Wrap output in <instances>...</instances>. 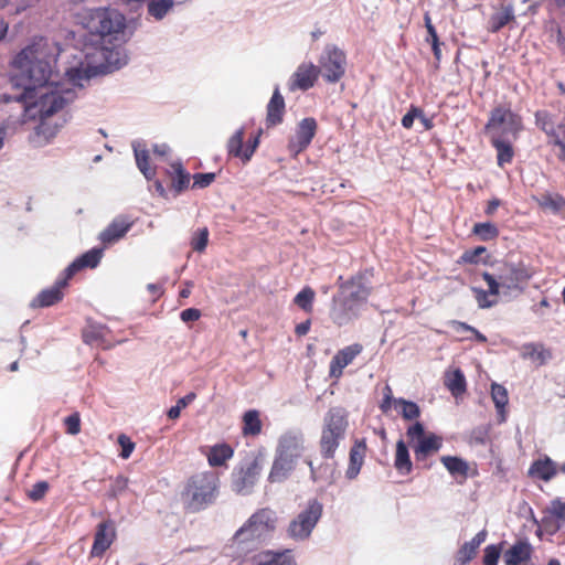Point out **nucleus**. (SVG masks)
Masks as SVG:
<instances>
[{
    "mask_svg": "<svg viewBox=\"0 0 565 565\" xmlns=\"http://www.w3.org/2000/svg\"><path fill=\"white\" fill-rule=\"evenodd\" d=\"M132 149L138 169L147 180H151L156 172L149 166V153L146 149V145L141 141H134Z\"/></svg>",
    "mask_w": 565,
    "mask_h": 565,
    "instance_id": "cd10ccee",
    "label": "nucleus"
},
{
    "mask_svg": "<svg viewBox=\"0 0 565 565\" xmlns=\"http://www.w3.org/2000/svg\"><path fill=\"white\" fill-rule=\"evenodd\" d=\"M522 118L510 107L497 106L490 113L486 130L492 136L516 139L522 130Z\"/></svg>",
    "mask_w": 565,
    "mask_h": 565,
    "instance_id": "0eeeda50",
    "label": "nucleus"
},
{
    "mask_svg": "<svg viewBox=\"0 0 565 565\" xmlns=\"http://www.w3.org/2000/svg\"><path fill=\"white\" fill-rule=\"evenodd\" d=\"M83 25L88 33L96 38L93 41L100 45V54L105 60L114 54L106 46L124 36L126 18L113 8H97L87 12L83 18Z\"/></svg>",
    "mask_w": 565,
    "mask_h": 565,
    "instance_id": "f03ea898",
    "label": "nucleus"
},
{
    "mask_svg": "<svg viewBox=\"0 0 565 565\" xmlns=\"http://www.w3.org/2000/svg\"><path fill=\"white\" fill-rule=\"evenodd\" d=\"M303 449V434L299 430H290L279 438L277 452L297 461Z\"/></svg>",
    "mask_w": 565,
    "mask_h": 565,
    "instance_id": "4468645a",
    "label": "nucleus"
},
{
    "mask_svg": "<svg viewBox=\"0 0 565 565\" xmlns=\"http://www.w3.org/2000/svg\"><path fill=\"white\" fill-rule=\"evenodd\" d=\"M473 233L488 241L498 236V228L492 223H476Z\"/></svg>",
    "mask_w": 565,
    "mask_h": 565,
    "instance_id": "603ef678",
    "label": "nucleus"
},
{
    "mask_svg": "<svg viewBox=\"0 0 565 565\" xmlns=\"http://www.w3.org/2000/svg\"><path fill=\"white\" fill-rule=\"evenodd\" d=\"M363 307L347 299L344 296L338 294L333 298V305L330 311V318L339 327L347 326L354 319L359 318Z\"/></svg>",
    "mask_w": 565,
    "mask_h": 565,
    "instance_id": "9b49d317",
    "label": "nucleus"
},
{
    "mask_svg": "<svg viewBox=\"0 0 565 565\" xmlns=\"http://www.w3.org/2000/svg\"><path fill=\"white\" fill-rule=\"evenodd\" d=\"M307 463L310 468L311 478L313 481L324 479L331 482L333 480V476L335 472V462H327L318 468L313 466V462L311 460H308Z\"/></svg>",
    "mask_w": 565,
    "mask_h": 565,
    "instance_id": "4c0bfd02",
    "label": "nucleus"
},
{
    "mask_svg": "<svg viewBox=\"0 0 565 565\" xmlns=\"http://www.w3.org/2000/svg\"><path fill=\"white\" fill-rule=\"evenodd\" d=\"M214 173H195L193 175V188H206L214 181Z\"/></svg>",
    "mask_w": 565,
    "mask_h": 565,
    "instance_id": "e2e57ef3",
    "label": "nucleus"
},
{
    "mask_svg": "<svg viewBox=\"0 0 565 565\" xmlns=\"http://www.w3.org/2000/svg\"><path fill=\"white\" fill-rule=\"evenodd\" d=\"M486 539L487 531L482 530L478 532L471 541L466 542L458 550L454 565H468V563L476 557L479 546L486 541Z\"/></svg>",
    "mask_w": 565,
    "mask_h": 565,
    "instance_id": "aec40b11",
    "label": "nucleus"
},
{
    "mask_svg": "<svg viewBox=\"0 0 565 565\" xmlns=\"http://www.w3.org/2000/svg\"><path fill=\"white\" fill-rule=\"evenodd\" d=\"M501 548L498 545H488L484 548L483 564L484 565H498L500 558Z\"/></svg>",
    "mask_w": 565,
    "mask_h": 565,
    "instance_id": "5fc2aeb1",
    "label": "nucleus"
},
{
    "mask_svg": "<svg viewBox=\"0 0 565 565\" xmlns=\"http://www.w3.org/2000/svg\"><path fill=\"white\" fill-rule=\"evenodd\" d=\"M244 135V128H239L227 141L228 153L235 158H239L242 161L243 154L245 153V148H243Z\"/></svg>",
    "mask_w": 565,
    "mask_h": 565,
    "instance_id": "a19ab883",
    "label": "nucleus"
},
{
    "mask_svg": "<svg viewBox=\"0 0 565 565\" xmlns=\"http://www.w3.org/2000/svg\"><path fill=\"white\" fill-rule=\"evenodd\" d=\"M445 385L454 396H458L466 391V379L463 373L457 369L451 374H447Z\"/></svg>",
    "mask_w": 565,
    "mask_h": 565,
    "instance_id": "f704fd0d",
    "label": "nucleus"
},
{
    "mask_svg": "<svg viewBox=\"0 0 565 565\" xmlns=\"http://www.w3.org/2000/svg\"><path fill=\"white\" fill-rule=\"evenodd\" d=\"M316 292L310 287H305L295 297L294 302L306 312L312 311Z\"/></svg>",
    "mask_w": 565,
    "mask_h": 565,
    "instance_id": "37998d69",
    "label": "nucleus"
},
{
    "mask_svg": "<svg viewBox=\"0 0 565 565\" xmlns=\"http://www.w3.org/2000/svg\"><path fill=\"white\" fill-rule=\"evenodd\" d=\"M514 20V10L511 4L503 6L499 11L493 13L488 21V30L498 32L508 23Z\"/></svg>",
    "mask_w": 565,
    "mask_h": 565,
    "instance_id": "c85d7f7f",
    "label": "nucleus"
},
{
    "mask_svg": "<svg viewBox=\"0 0 565 565\" xmlns=\"http://www.w3.org/2000/svg\"><path fill=\"white\" fill-rule=\"evenodd\" d=\"M484 252H486V247L478 246L473 249L466 250L461 255L460 260H461V263H466V264H476V263H478L479 256L481 254H483Z\"/></svg>",
    "mask_w": 565,
    "mask_h": 565,
    "instance_id": "680f3d73",
    "label": "nucleus"
},
{
    "mask_svg": "<svg viewBox=\"0 0 565 565\" xmlns=\"http://www.w3.org/2000/svg\"><path fill=\"white\" fill-rule=\"evenodd\" d=\"M259 145V136L254 137L253 139H249L247 142V146L245 148V153L243 154V162H248L250 158L253 157L255 150L257 149Z\"/></svg>",
    "mask_w": 565,
    "mask_h": 565,
    "instance_id": "0e129e2a",
    "label": "nucleus"
},
{
    "mask_svg": "<svg viewBox=\"0 0 565 565\" xmlns=\"http://www.w3.org/2000/svg\"><path fill=\"white\" fill-rule=\"evenodd\" d=\"M233 449L227 444H218L213 446L207 454V461L212 467L223 466L226 460L233 457Z\"/></svg>",
    "mask_w": 565,
    "mask_h": 565,
    "instance_id": "2f4dec72",
    "label": "nucleus"
},
{
    "mask_svg": "<svg viewBox=\"0 0 565 565\" xmlns=\"http://www.w3.org/2000/svg\"><path fill=\"white\" fill-rule=\"evenodd\" d=\"M49 490V483L46 481H39L32 486L29 490L28 495L33 501L41 500Z\"/></svg>",
    "mask_w": 565,
    "mask_h": 565,
    "instance_id": "6e6d98bb",
    "label": "nucleus"
},
{
    "mask_svg": "<svg viewBox=\"0 0 565 565\" xmlns=\"http://www.w3.org/2000/svg\"><path fill=\"white\" fill-rule=\"evenodd\" d=\"M370 291L371 287L365 275H358L342 284L340 286L339 294L364 308L370 296Z\"/></svg>",
    "mask_w": 565,
    "mask_h": 565,
    "instance_id": "f8f14e48",
    "label": "nucleus"
},
{
    "mask_svg": "<svg viewBox=\"0 0 565 565\" xmlns=\"http://www.w3.org/2000/svg\"><path fill=\"white\" fill-rule=\"evenodd\" d=\"M220 480L215 472L203 471L193 475L182 492L185 508L199 512L213 504L218 494Z\"/></svg>",
    "mask_w": 565,
    "mask_h": 565,
    "instance_id": "20e7f679",
    "label": "nucleus"
},
{
    "mask_svg": "<svg viewBox=\"0 0 565 565\" xmlns=\"http://www.w3.org/2000/svg\"><path fill=\"white\" fill-rule=\"evenodd\" d=\"M395 407H401V414L403 418L407 420L416 419L420 415L419 407L416 403L406 401L404 398L394 399Z\"/></svg>",
    "mask_w": 565,
    "mask_h": 565,
    "instance_id": "c03bdc74",
    "label": "nucleus"
},
{
    "mask_svg": "<svg viewBox=\"0 0 565 565\" xmlns=\"http://www.w3.org/2000/svg\"><path fill=\"white\" fill-rule=\"evenodd\" d=\"M317 122L313 118H303L297 128L295 139L290 141V148L296 153L305 150L316 135Z\"/></svg>",
    "mask_w": 565,
    "mask_h": 565,
    "instance_id": "a211bd4d",
    "label": "nucleus"
},
{
    "mask_svg": "<svg viewBox=\"0 0 565 565\" xmlns=\"http://www.w3.org/2000/svg\"><path fill=\"white\" fill-rule=\"evenodd\" d=\"M64 423H65V426H66V431L70 435L74 436V435H77L81 431V418H79V415L77 413H74V414L67 416L64 419Z\"/></svg>",
    "mask_w": 565,
    "mask_h": 565,
    "instance_id": "bf43d9fd",
    "label": "nucleus"
},
{
    "mask_svg": "<svg viewBox=\"0 0 565 565\" xmlns=\"http://www.w3.org/2000/svg\"><path fill=\"white\" fill-rule=\"evenodd\" d=\"M259 465L256 459L246 461L232 472L231 487L237 494H249L258 479Z\"/></svg>",
    "mask_w": 565,
    "mask_h": 565,
    "instance_id": "9d476101",
    "label": "nucleus"
},
{
    "mask_svg": "<svg viewBox=\"0 0 565 565\" xmlns=\"http://www.w3.org/2000/svg\"><path fill=\"white\" fill-rule=\"evenodd\" d=\"M99 337L100 333L95 330H84L83 332V340L87 344L94 343Z\"/></svg>",
    "mask_w": 565,
    "mask_h": 565,
    "instance_id": "774afa93",
    "label": "nucleus"
},
{
    "mask_svg": "<svg viewBox=\"0 0 565 565\" xmlns=\"http://www.w3.org/2000/svg\"><path fill=\"white\" fill-rule=\"evenodd\" d=\"M424 22H425V26H426V30H427V33H428V36H427V42H437L438 39V35H437V32H436V29L435 26L433 25L431 23V19L429 17L428 13H425L424 15Z\"/></svg>",
    "mask_w": 565,
    "mask_h": 565,
    "instance_id": "69168bd1",
    "label": "nucleus"
},
{
    "mask_svg": "<svg viewBox=\"0 0 565 565\" xmlns=\"http://www.w3.org/2000/svg\"><path fill=\"white\" fill-rule=\"evenodd\" d=\"M556 465L548 457L543 460L534 461L529 470L531 476L537 477L544 481L551 480L556 475Z\"/></svg>",
    "mask_w": 565,
    "mask_h": 565,
    "instance_id": "c756f323",
    "label": "nucleus"
},
{
    "mask_svg": "<svg viewBox=\"0 0 565 565\" xmlns=\"http://www.w3.org/2000/svg\"><path fill=\"white\" fill-rule=\"evenodd\" d=\"M423 117V110L416 106H412L402 118V126L406 129L412 128L415 118Z\"/></svg>",
    "mask_w": 565,
    "mask_h": 565,
    "instance_id": "052dcab7",
    "label": "nucleus"
},
{
    "mask_svg": "<svg viewBox=\"0 0 565 565\" xmlns=\"http://www.w3.org/2000/svg\"><path fill=\"white\" fill-rule=\"evenodd\" d=\"M546 512L550 514V516L543 519V523L545 525H548L552 522L551 518L565 521V502H563L559 498L552 500L551 505L547 508Z\"/></svg>",
    "mask_w": 565,
    "mask_h": 565,
    "instance_id": "49530a36",
    "label": "nucleus"
},
{
    "mask_svg": "<svg viewBox=\"0 0 565 565\" xmlns=\"http://www.w3.org/2000/svg\"><path fill=\"white\" fill-rule=\"evenodd\" d=\"M102 256V248H92L75 259L72 264H70L64 270V275H67V277L71 278L77 270L82 268H95L99 264Z\"/></svg>",
    "mask_w": 565,
    "mask_h": 565,
    "instance_id": "412c9836",
    "label": "nucleus"
},
{
    "mask_svg": "<svg viewBox=\"0 0 565 565\" xmlns=\"http://www.w3.org/2000/svg\"><path fill=\"white\" fill-rule=\"evenodd\" d=\"M319 64L318 67L324 79L329 83H337L345 73V54L335 45H327L319 58Z\"/></svg>",
    "mask_w": 565,
    "mask_h": 565,
    "instance_id": "1a4fd4ad",
    "label": "nucleus"
},
{
    "mask_svg": "<svg viewBox=\"0 0 565 565\" xmlns=\"http://www.w3.org/2000/svg\"><path fill=\"white\" fill-rule=\"evenodd\" d=\"M491 396L497 409L502 414L501 420H504L503 411L509 402L508 392L505 387L500 384L493 383L491 386Z\"/></svg>",
    "mask_w": 565,
    "mask_h": 565,
    "instance_id": "a18cd8bd",
    "label": "nucleus"
},
{
    "mask_svg": "<svg viewBox=\"0 0 565 565\" xmlns=\"http://www.w3.org/2000/svg\"><path fill=\"white\" fill-rule=\"evenodd\" d=\"M175 177L172 180V188L177 193L185 190L190 184V173L186 172L180 162H175L171 166Z\"/></svg>",
    "mask_w": 565,
    "mask_h": 565,
    "instance_id": "58836bf2",
    "label": "nucleus"
},
{
    "mask_svg": "<svg viewBox=\"0 0 565 565\" xmlns=\"http://www.w3.org/2000/svg\"><path fill=\"white\" fill-rule=\"evenodd\" d=\"M531 557V545L526 541L516 542L504 554L505 565H518Z\"/></svg>",
    "mask_w": 565,
    "mask_h": 565,
    "instance_id": "bb28decb",
    "label": "nucleus"
},
{
    "mask_svg": "<svg viewBox=\"0 0 565 565\" xmlns=\"http://www.w3.org/2000/svg\"><path fill=\"white\" fill-rule=\"evenodd\" d=\"M60 52L58 44L45 38L34 39L21 50L12 65L25 81L24 90L6 100L23 103L25 110L42 121L73 103L76 98L74 88L50 82Z\"/></svg>",
    "mask_w": 565,
    "mask_h": 565,
    "instance_id": "f257e3e1",
    "label": "nucleus"
},
{
    "mask_svg": "<svg viewBox=\"0 0 565 565\" xmlns=\"http://www.w3.org/2000/svg\"><path fill=\"white\" fill-rule=\"evenodd\" d=\"M406 435L411 444H416L418 440H420V438H424L426 436L424 425L419 422H416L415 424L408 427Z\"/></svg>",
    "mask_w": 565,
    "mask_h": 565,
    "instance_id": "4d7b16f0",
    "label": "nucleus"
},
{
    "mask_svg": "<svg viewBox=\"0 0 565 565\" xmlns=\"http://www.w3.org/2000/svg\"><path fill=\"white\" fill-rule=\"evenodd\" d=\"M348 426V414L344 408L331 407L326 413L319 441L322 458H334L337 449L345 438Z\"/></svg>",
    "mask_w": 565,
    "mask_h": 565,
    "instance_id": "39448f33",
    "label": "nucleus"
},
{
    "mask_svg": "<svg viewBox=\"0 0 565 565\" xmlns=\"http://www.w3.org/2000/svg\"><path fill=\"white\" fill-rule=\"evenodd\" d=\"M118 444L121 447L120 457L128 459L135 449V444L124 434L118 436Z\"/></svg>",
    "mask_w": 565,
    "mask_h": 565,
    "instance_id": "13d9d810",
    "label": "nucleus"
},
{
    "mask_svg": "<svg viewBox=\"0 0 565 565\" xmlns=\"http://www.w3.org/2000/svg\"><path fill=\"white\" fill-rule=\"evenodd\" d=\"M276 513L270 509L256 511L235 533L234 540L239 543L258 542L275 530Z\"/></svg>",
    "mask_w": 565,
    "mask_h": 565,
    "instance_id": "423d86ee",
    "label": "nucleus"
},
{
    "mask_svg": "<svg viewBox=\"0 0 565 565\" xmlns=\"http://www.w3.org/2000/svg\"><path fill=\"white\" fill-rule=\"evenodd\" d=\"M532 270L523 263L500 262L494 273L482 274L490 294L507 299L520 296L532 277Z\"/></svg>",
    "mask_w": 565,
    "mask_h": 565,
    "instance_id": "7ed1b4c3",
    "label": "nucleus"
},
{
    "mask_svg": "<svg viewBox=\"0 0 565 565\" xmlns=\"http://www.w3.org/2000/svg\"><path fill=\"white\" fill-rule=\"evenodd\" d=\"M394 467L403 475L409 473L413 468L407 446L403 439L396 443Z\"/></svg>",
    "mask_w": 565,
    "mask_h": 565,
    "instance_id": "7c9ffc66",
    "label": "nucleus"
},
{
    "mask_svg": "<svg viewBox=\"0 0 565 565\" xmlns=\"http://www.w3.org/2000/svg\"><path fill=\"white\" fill-rule=\"evenodd\" d=\"M320 74V68L312 63H301L296 72L292 74L289 81V89L290 90H307L311 88L318 76Z\"/></svg>",
    "mask_w": 565,
    "mask_h": 565,
    "instance_id": "ddd939ff",
    "label": "nucleus"
},
{
    "mask_svg": "<svg viewBox=\"0 0 565 565\" xmlns=\"http://www.w3.org/2000/svg\"><path fill=\"white\" fill-rule=\"evenodd\" d=\"M440 461L451 476L467 477L469 467L463 459L455 456H443Z\"/></svg>",
    "mask_w": 565,
    "mask_h": 565,
    "instance_id": "72a5a7b5",
    "label": "nucleus"
},
{
    "mask_svg": "<svg viewBox=\"0 0 565 565\" xmlns=\"http://www.w3.org/2000/svg\"><path fill=\"white\" fill-rule=\"evenodd\" d=\"M472 291L475 294L478 306L481 309L491 308L498 303V299H497L498 296H492L490 294V287H488V290L472 287Z\"/></svg>",
    "mask_w": 565,
    "mask_h": 565,
    "instance_id": "de8ad7c7",
    "label": "nucleus"
},
{
    "mask_svg": "<svg viewBox=\"0 0 565 565\" xmlns=\"http://www.w3.org/2000/svg\"><path fill=\"white\" fill-rule=\"evenodd\" d=\"M129 480L125 476H117L108 490L107 495L111 499H116L121 495L128 489Z\"/></svg>",
    "mask_w": 565,
    "mask_h": 565,
    "instance_id": "3c124183",
    "label": "nucleus"
},
{
    "mask_svg": "<svg viewBox=\"0 0 565 565\" xmlns=\"http://www.w3.org/2000/svg\"><path fill=\"white\" fill-rule=\"evenodd\" d=\"M443 446L441 437L429 434L412 445L417 461L425 460L433 452H437Z\"/></svg>",
    "mask_w": 565,
    "mask_h": 565,
    "instance_id": "4be33fe9",
    "label": "nucleus"
},
{
    "mask_svg": "<svg viewBox=\"0 0 565 565\" xmlns=\"http://www.w3.org/2000/svg\"><path fill=\"white\" fill-rule=\"evenodd\" d=\"M296 466V461L291 458H288L280 452L276 454V458L273 462L271 470L269 472V481L270 482H280L285 480L288 475L294 470Z\"/></svg>",
    "mask_w": 565,
    "mask_h": 565,
    "instance_id": "b1692460",
    "label": "nucleus"
},
{
    "mask_svg": "<svg viewBox=\"0 0 565 565\" xmlns=\"http://www.w3.org/2000/svg\"><path fill=\"white\" fill-rule=\"evenodd\" d=\"M116 537L115 527L111 521L98 524L92 546V556H100L109 548Z\"/></svg>",
    "mask_w": 565,
    "mask_h": 565,
    "instance_id": "dca6fc26",
    "label": "nucleus"
},
{
    "mask_svg": "<svg viewBox=\"0 0 565 565\" xmlns=\"http://www.w3.org/2000/svg\"><path fill=\"white\" fill-rule=\"evenodd\" d=\"M180 317L183 322L196 321L200 319L201 312L199 309L188 308L181 312Z\"/></svg>",
    "mask_w": 565,
    "mask_h": 565,
    "instance_id": "338daca9",
    "label": "nucleus"
},
{
    "mask_svg": "<svg viewBox=\"0 0 565 565\" xmlns=\"http://www.w3.org/2000/svg\"><path fill=\"white\" fill-rule=\"evenodd\" d=\"M364 450H365L364 441L355 443V445L351 448L349 467L345 471V477L348 479L353 480L360 473L361 467L363 465V459H364Z\"/></svg>",
    "mask_w": 565,
    "mask_h": 565,
    "instance_id": "a878e982",
    "label": "nucleus"
},
{
    "mask_svg": "<svg viewBox=\"0 0 565 565\" xmlns=\"http://www.w3.org/2000/svg\"><path fill=\"white\" fill-rule=\"evenodd\" d=\"M362 351V345L354 343L338 351L330 362V376L339 379L342 375V371L348 366L356 355Z\"/></svg>",
    "mask_w": 565,
    "mask_h": 565,
    "instance_id": "f3484780",
    "label": "nucleus"
},
{
    "mask_svg": "<svg viewBox=\"0 0 565 565\" xmlns=\"http://www.w3.org/2000/svg\"><path fill=\"white\" fill-rule=\"evenodd\" d=\"M70 278L64 275L63 278L56 280L53 287L42 290L32 301V307H49L58 302L63 298L62 288L67 285Z\"/></svg>",
    "mask_w": 565,
    "mask_h": 565,
    "instance_id": "6ab92c4d",
    "label": "nucleus"
},
{
    "mask_svg": "<svg viewBox=\"0 0 565 565\" xmlns=\"http://www.w3.org/2000/svg\"><path fill=\"white\" fill-rule=\"evenodd\" d=\"M537 202L542 209L553 213H558L565 209V199L557 193H543L537 199Z\"/></svg>",
    "mask_w": 565,
    "mask_h": 565,
    "instance_id": "473e14b6",
    "label": "nucleus"
},
{
    "mask_svg": "<svg viewBox=\"0 0 565 565\" xmlns=\"http://www.w3.org/2000/svg\"><path fill=\"white\" fill-rule=\"evenodd\" d=\"M322 515V504L317 500L308 503L306 510L301 511L288 526V534L297 541L307 540Z\"/></svg>",
    "mask_w": 565,
    "mask_h": 565,
    "instance_id": "6e6552de",
    "label": "nucleus"
},
{
    "mask_svg": "<svg viewBox=\"0 0 565 565\" xmlns=\"http://www.w3.org/2000/svg\"><path fill=\"white\" fill-rule=\"evenodd\" d=\"M132 224L134 222L127 216L119 215L115 217L103 232H100L98 238L105 245L114 244L126 235Z\"/></svg>",
    "mask_w": 565,
    "mask_h": 565,
    "instance_id": "2eb2a0df",
    "label": "nucleus"
},
{
    "mask_svg": "<svg viewBox=\"0 0 565 565\" xmlns=\"http://www.w3.org/2000/svg\"><path fill=\"white\" fill-rule=\"evenodd\" d=\"M209 243V230L207 227L199 228L194 232L192 239H191V246L193 250L202 253Z\"/></svg>",
    "mask_w": 565,
    "mask_h": 565,
    "instance_id": "8fccbe9b",
    "label": "nucleus"
},
{
    "mask_svg": "<svg viewBox=\"0 0 565 565\" xmlns=\"http://www.w3.org/2000/svg\"><path fill=\"white\" fill-rule=\"evenodd\" d=\"M512 138H505L500 136H492L491 143L497 150L498 166L503 167L510 163L513 159L514 151L512 148Z\"/></svg>",
    "mask_w": 565,
    "mask_h": 565,
    "instance_id": "393cba45",
    "label": "nucleus"
},
{
    "mask_svg": "<svg viewBox=\"0 0 565 565\" xmlns=\"http://www.w3.org/2000/svg\"><path fill=\"white\" fill-rule=\"evenodd\" d=\"M65 74L73 86L82 88V81L89 79L95 73H92L89 68H83V64H81V66L66 70Z\"/></svg>",
    "mask_w": 565,
    "mask_h": 565,
    "instance_id": "79ce46f5",
    "label": "nucleus"
},
{
    "mask_svg": "<svg viewBox=\"0 0 565 565\" xmlns=\"http://www.w3.org/2000/svg\"><path fill=\"white\" fill-rule=\"evenodd\" d=\"M243 434L256 436L262 430V422L259 419V413L256 409L247 411L243 417Z\"/></svg>",
    "mask_w": 565,
    "mask_h": 565,
    "instance_id": "c9c22d12",
    "label": "nucleus"
},
{
    "mask_svg": "<svg viewBox=\"0 0 565 565\" xmlns=\"http://www.w3.org/2000/svg\"><path fill=\"white\" fill-rule=\"evenodd\" d=\"M285 113V99L280 94L279 87L274 89L273 96L267 105V127H274L282 121Z\"/></svg>",
    "mask_w": 565,
    "mask_h": 565,
    "instance_id": "5701e85b",
    "label": "nucleus"
},
{
    "mask_svg": "<svg viewBox=\"0 0 565 565\" xmlns=\"http://www.w3.org/2000/svg\"><path fill=\"white\" fill-rule=\"evenodd\" d=\"M542 129L546 132V135L548 136V143L551 145H554L556 147H561V145H564V139H565V136H564V132H565V129L563 127V125H558L557 128H554V127H550L547 125V122H543L542 125Z\"/></svg>",
    "mask_w": 565,
    "mask_h": 565,
    "instance_id": "09e8293b",
    "label": "nucleus"
},
{
    "mask_svg": "<svg viewBox=\"0 0 565 565\" xmlns=\"http://www.w3.org/2000/svg\"><path fill=\"white\" fill-rule=\"evenodd\" d=\"M147 3L149 15L156 20H161L173 8L174 0H149Z\"/></svg>",
    "mask_w": 565,
    "mask_h": 565,
    "instance_id": "e433bc0d",
    "label": "nucleus"
},
{
    "mask_svg": "<svg viewBox=\"0 0 565 565\" xmlns=\"http://www.w3.org/2000/svg\"><path fill=\"white\" fill-rule=\"evenodd\" d=\"M524 349V356L529 355L531 358L536 356L542 362H544L546 359L551 358V352L548 350H545L542 345L529 343L523 347Z\"/></svg>",
    "mask_w": 565,
    "mask_h": 565,
    "instance_id": "864d4df0",
    "label": "nucleus"
},
{
    "mask_svg": "<svg viewBox=\"0 0 565 565\" xmlns=\"http://www.w3.org/2000/svg\"><path fill=\"white\" fill-rule=\"evenodd\" d=\"M263 559L264 562H268L269 565H296V562L289 550L284 552H264Z\"/></svg>",
    "mask_w": 565,
    "mask_h": 565,
    "instance_id": "ea45409f",
    "label": "nucleus"
}]
</instances>
